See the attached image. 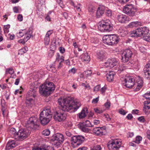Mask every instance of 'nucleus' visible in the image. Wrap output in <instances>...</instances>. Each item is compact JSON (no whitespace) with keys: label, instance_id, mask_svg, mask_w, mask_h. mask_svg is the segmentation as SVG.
<instances>
[{"label":"nucleus","instance_id":"1","mask_svg":"<svg viewBox=\"0 0 150 150\" xmlns=\"http://www.w3.org/2000/svg\"><path fill=\"white\" fill-rule=\"evenodd\" d=\"M39 122L37 117H30L28 120L26 125L27 128L20 129L15 135V139L17 140H22L25 139L30 133L29 129H36L39 127Z\"/></svg>","mask_w":150,"mask_h":150},{"label":"nucleus","instance_id":"2","mask_svg":"<svg viewBox=\"0 0 150 150\" xmlns=\"http://www.w3.org/2000/svg\"><path fill=\"white\" fill-rule=\"evenodd\" d=\"M58 103L59 107L64 111L74 112L80 106L79 103L75 102L72 98L69 97L64 99L59 98Z\"/></svg>","mask_w":150,"mask_h":150},{"label":"nucleus","instance_id":"3","mask_svg":"<svg viewBox=\"0 0 150 150\" xmlns=\"http://www.w3.org/2000/svg\"><path fill=\"white\" fill-rule=\"evenodd\" d=\"M55 88V85L53 82L46 81L39 86V92L43 96H48L54 90Z\"/></svg>","mask_w":150,"mask_h":150},{"label":"nucleus","instance_id":"4","mask_svg":"<svg viewBox=\"0 0 150 150\" xmlns=\"http://www.w3.org/2000/svg\"><path fill=\"white\" fill-rule=\"evenodd\" d=\"M52 116V112L50 108H44L39 117L41 124L43 126L47 124L51 120Z\"/></svg>","mask_w":150,"mask_h":150},{"label":"nucleus","instance_id":"5","mask_svg":"<svg viewBox=\"0 0 150 150\" xmlns=\"http://www.w3.org/2000/svg\"><path fill=\"white\" fill-rule=\"evenodd\" d=\"M113 25L109 19L102 20L98 23V29L102 32H109L113 29Z\"/></svg>","mask_w":150,"mask_h":150},{"label":"nucleus","instance_id":"6","mask_svg":"<svg viewBox=\"0 0 150 150\" xmlns=\"http://www.w3.org/2000/svg\"><path fill=\"white\" fill-rule=\"evenodd\" d=\"M119 40V36L116 35H106L103 38V42L109 45H113L117 44Z\"/></svg>","mask_w":150,"mask_h":150},{"label":"nucleus","instance_id":"7","mask_svg":"<svg viewBox=\"0 0 150 150\" xmlns=\"http://www.w3.org/2000/svg\"><path fill=\"white\" fill-rule=\"evenodd\" d=\"M149 29L146 27L138 28L135 30L131 31L130 35L132 37L143 36L145 38L149 35Z\"/></svg>","mask_w":150,"mask_h":150},{"label":"nucleus","instance_id":"8","mask_svg":"<svg viewBox=\"0 0 150 150\" xmlns=\"http://www.w3.org/2000/svg\"><path fill=\"white\" fill-rule=\"evenodd\" d=\"M84 137L79 135L72 136L71 139L72 146L74 147H76L82 144L84 141Z\"/></svg>","mask_w":150,"mask_h":150},{"label":"nucleus","instance_id":"9","mask_svg":"<svg viewBox=\"0 0 150 150\" xmlns=\"http://www.w3.org/2000/svg\"><path fill=\"white\" fill-rule=\"evenodd\" d=\"M123 11L125 14L133 17L135 15L137 12V8L134 5L131 4H127L124 7Z\"/></svg>","mask_w":150,"mask_h":150},{"label":"nucleus","instance_id":"10","mask_svg":"<svg viewBox=\"0 0 150 150\" xmlns=\"http://www.w3.org/2000/svg\"><path fill=\"white\" fill-rule=\"evenodd\" d=\"M133 55V53L131 49H125L121 54V61L124 63H127L132 59Z\"/></svg>","mask_w":150,"mask_h":150},{"label":"nucleus","instance_id":"11","mask_svg":"<svg viewBox=\"0 0 150 150\" xmlns=\"http://www.w3.org/2000/svg\"><path fill=\"white\" fill-rule=\"evenodd\" d=\"M122 144V142L117 139L109 141L107 146L110 150H119Z\"/></svg>","mask_w":150,"mask_h":150},{"label":"nucleus","instance_id":"12","mask_svg":"<svg viewBox=\"0 0 150 150\" xmlns=\"http://www.w3.org/2000/svg\"><path fill=\"white\" fill-rule=\"evenodd\" d=\"M64 140L63 135L59 133L53 135L51 138V141L54 142V144L57 146H59L63 142Z\"/></svg>","mask_w":150,"mask_h":150},{"label":"nucleus","instance_id":"13","mask_svg":"<svg viewBox=\"0 0 150 150\" xmlns=\"http://www.w3.org/2000/svg\"><path fill=\"white\" fill-rule=\"evenodd\" d=\"M122 84L128 88H132L135 85V78L132 76L126 77L124 79Z\"/></svg>","mask_w":150,"mask_h":150},{"label":"nucleus","instance_id":"14","mask_svg":"<svg viewBox=\"0 0 150 150\" xmlns=\"http://www.w3.org/2000/svg\"><path fill=\"white\" fill-rule=\"evenodd\" d=\"M117 59L116 58H112L108 59L105 63L104 66L106 67L111 69L114 68L115 69L117 67L118 64Z\"/></svg>","mask_w":150,"mask_h":150},{"label":"nucleus","instance_id":"15","mask_svg":"<svg viewBox=\"0 0 150 150\" xmlns=\"http://www.w3.org/2000/svg\"><path fill=\"white\" fill-rule=\"evenodd\" d=\"M35 95L33 91H30L27 94L26 97L25 103L28 106L31 105L34 103V100L32 97L35 98Z\"/></svg>","mask_w":150,"mask_h":150},{"label":"nucleus","instance_id":"16","mask_svg":"<svg viewBox=\"0 0 150 150\" xmlns=\"http://www.w3.org/2000/svg\"><path fill=\"white\" fill-rule=\"evenodd\" d=\"M142 75L145 79H150V62L145 65Z\"/></svg>","mask_w":150,"mask_h":150},{"label":"nucleus","instance_id":"17","mask_svg":"<svg viewBox=\"0 0 150 150\" xmlns=\"http://www.w3.org/2000/svg\"><path fill=\"white\" fill-rule=\"evenodd\" d=\"M53 117L55 120L60 122L66 119V115L63 112L59 113L56 112L54 113Z\"/></svg>","mask_w":150,"mask_h":150},{"label":"nucleus","instance_id":"18","mask_svg":"<svg viewBox=\"0 0 150 150\" xmlns=\"http://www.w3.org/2000/svg\"><path fill=\"white\" fill-rule=\"evenodd\" d=\"M32 33L33 31L31 28H29L27 31L26 29L21 30L19 33H17L16 36L20 38L22 37L24 35L27 36H28L29 35H30L31 37Z\"/></svg>","mask_w":150,"mask_h":150},{"label":"nucleus","instance_id":"19","mask_svg":"<svg viewBox=\"0 0 150 150\" xmlns=\"http://www.w3.org/2000/svg\"><path fill=\"white\" fill-rule=\"evenodd\" d=\"M127 63V64L134 69H139V62L137 59H130Z\"/></svg>","mask_w":150,"mask_h":150},{"label":"nucleus","instance_id":"20","mask_svg":"<svg viewBox=\"0 0 150 150\" xmlns=\"http://www.w3.org/2000/svg\"><path fill=\"white\" fill-rule=\"evenodd\" d=\"M96 56L97 59L100 61H102L106 58V53L103 51H97Z\"/></svg>","mask_w":150,"mask_h":150},{"label":"nucleus","instance_id":"21","mask_svg":"<svg viewBox=\"0 0 150 150\" xmlns=\"http://www.w3.org/2000/svg\"><path fill=\"white\" fill-rule=\"evenodd\" d=\"M105 128L103 127H96L93 130V133L97 136H102L103 134V130Z\"/></svg>","mask_w":150,"mask_h":150},{"label":"nucleus","instance_id":"22","mask_svg":"<svg viewBox=\"0 0 150 150\" xmlns=\"http://www.w3.org/2000/svg\"><path fill=\"white\" fill-rule=\"evenodd\" d=\"M143 81L142 78L139 77L137 81L136 84L135 83V85H136V88L134 89V91H139L143 86Z\"/></svg>","mask_w":150,"mask_h":150},{"label":"nucleus","instance_id":"23","mask_svg":"<svg viewBox=\"0 0 150 150\" xmlns=\"http://www.w3.org/2000/svg\"><path fill=\"white\" fill-rule=\"evenodd\" d=\"M16 145L14 140H9L7 143L5 149L6 150H9L15 147Z\"/></svg>","mask_w":150,"mask_h":150},{"label":"nucleus","instance_id":"24","mask_svg":"<svg viewBox=\"0 0 150 150\" xmlns=\"http://www.w3.org/2000/svg\"><path fill=\"white\" fill-rule=\"evenodd\" d=\"M105 7L104 6H100L99 7L96 13V16L97 18H98L100 17L104 13Z\"/></svg>","mask_w":150,"mask_h":150},{"label":"nucleus","instance_id":"25","mask_svg":"<svg viewBox=\"0 0 150 150\" xmlns=\"http://www.w3.org/2000/svg\"><path fill=\"white\" fill-rule=\"evenodd\" d=\"M144 105L143 111L146 114L150 111V102L149 101H144Z\"/></svg>","mask_w":150,"mask_h":150},{"label":"nucleus","instance_id":"26","mask_svg":"<svg viewBox=\"0 0 150 150\" xmlns=\"http://www.w3.org/2000/svg\"><path fill=\"white\" fill-rule=\"evenodd\" d=\"M142 25V23L139 21L132 22L130 23L127 26L128 28H133L134 27H137Z\"/></svg>","mask_w":150,"mask_h":150},{"label":"nucleus","instance_id":"27","mask_svg":"<svg viewBox=\"0 0 150 150\" xmlns=\"http://www.w3.org/2000/svg\"><path fill=\"white\" fill-rule=\"evenodd\" d=\"M52 147L50 146L44 144L40 147L33 149V150H51Z\"/></svg>","mask_w":150,"mask_h":150},{"label":"nucleus","instance_id":"28","mask_svg":"<svg viewBox=\"0 0 150 150\" xmlns=\"http://www.w3.org/2000/svg\"><path fill=\"white\" fill-rule=\"evenodd\" d=\"M81 59L83 62L88 63L90 61V57L88 53H85L81 55Z\"/></svg>","mask_w":150,"mask_h":150},{"label":"nucleus","instance_id":"29","mask_svg":"<svg viewBox=\"0 0 150 150\" xmlns=\"http://www.w3.org/2000/svg\"><path fill=\"white\" fill-rule=\"evenodd\" d=\"M88 113V110L87 108L83 109L81 112L79 114V118L81 119L85 117Z\"/></svg>","mask_w":150,"mask_h":150},{"label":"nucleus","instance_id":"30","mask_svg":"<svg viewBox=\"0 0 150 150\" xmlns=\"http://www.w3.org/2000/svg\"><path fill=\"white\" fill-rule=\"evenodd\" d=\"M115 75V73L114 72L112 71L109 72L106 75L107 80L109 82H111L112 81Z\"/></svg>","mask_w":150,"mask_h":150},{"label":"nucleus","instance_id":"31","mask_svg":"<svg viewBox=\"0 0 150 150\" xmlns=\"http://www.w3.org/2000/svg\"><path fill=\"white\" fill-rule=\"evenodd\" d=\"M118 20L121 23H124L125 22L127 19V16L125 15H120L117 16Z\"/></svg>","mask_w":150,"mask_h":150},{"label":"nucleus","instance_id":"32","mask_svg":"<svg viewBox=\"0 0 150 150\" xmlns=\"http://www.w3.org/2000/svg\"><path fill=\"white\" fill-rule=\"evenodd\" d=\"M31 38L30 35H28L24 38L23 39H20L18 40V42L24 45L26 42H27Z\"/></svg>","mask_w":150,"mask_h":150},{"label":"nucleus","instance_id":"33","mask_svg":"<svg viewBox=\"0 0 150 150\" xmlns=\"http://www.w3.org/2000/svg\"><path fill=\"white\" fill-rule=\"evenodd\" d=\"M118 32L120 35L122 37H124L128 33V32L127 30H123L122 28H121L119 30Z\"/></svg>","mask_w":150,"mask_h":150},{"label":"nucleus","instance_id":"34","mask_svg":"<svg viewBox=\"0 0 150 150\" xmlns=\"http://www.w3.org/2000/svg\"><path fill=\"white\" fill-rule=\"evenodd\" d=\"M17 132L15 128H11L10 129L9 131V134L11 135L12 137L14 138L15 139V136Z\"/></svg>","mask_w":150,"mask_h":150},{"label":"nucleus","instance_id":"35","mask_svg":"<svg viewBox=\"0 0 150 150\" xmlns=\"http://www.w3.org/2000/svg\"><path fill=\"white\" fill-rule=\"evenodd\" d=\"M82 125L84 126H86L87 127H93V126L91 124V122L87 120L83 122Z\"/></svg>","mask_w":150,"mask_h":150},{"label":"nucleus","instance_id":"36","mask_svg":"<svg viewBox=\"0 0 150 150\" xmlns=\"http://www.w3.org/2000/svg\"><path fill=\"white\" fill-rule=\"evenodd\" d=\"M127 68V66L124 64H122L119 66L118 71L120 73L121 71L125 70Z\"/></svg>","mask_w":150,"mask_h":150},{"label":"nucleus","instance_id":"37","mask_svg":"<svg viewBox=\"0 0 150 150\" xmlns=\"http://www.w3.org/2000/svg\"><path fill=\"white\" fill-rule=\"evenodd\" d=\"M14 73V69L12 68H10L6 69V70L5 74H8L12 75Z\"/></svg>","mask_w":150,"mask_h":150},{"label":"nucleus","instance_id":"38","mask_svg":"<svg viewBox=\"0 0 150 150\" xmlns=\"http://www.w3.org/2000/svg\"><path fill=\"white\" fill-rule=\"evenodd\" d=\"M142 137L141 136H138L136 137L135 141H133V142L138 144L140 143V141H142Z\"/></svg>","mask_w":150,"mask_h":150},{"label":"nucleus","instance_id":"39","mask_svg":"<svg viewBox=\"0 0 150 150\" xmlns=\"http://www.w3.org/2000/svg\"><path fill=\"white\" fill-rule=\"evenodd\" d=\"M10 25L9 24L4 25V32L8 33L9 32V28Z\"/></svg>","mask_w":150,"mask_h":150},{"label":"nucleus","instance_id":"40","mask_svg":"<svg viewBox=\"0 0 150 150\" xmlns=\"http://www.w3.org/2000/svg\"><path fill=\"white\" fill-rule=\"evenodd\" d=\"M95 8L92 6H89L88 8V11L91 13H93L95 10Z\"/></svg>","mask_w":150,"mask_h":150},{"label":"nucleus","instance_id":"41","mask_svg":"<svg viewBox=\"0 0 150 150\" xmlns=\"http://www.w3.org/2000/svg\"><path fill=\"white\" fill-rule=\"evenodd\" d=\"M50 133V131L48 129H46L44 130L42 132V134L44 136H48Z\"/></svg>","mask_w":150,"mask_h":150},{"label":"nucleus","instance_id":"42","mask_svg":"<svg viewBox=\"0 0 150 150\" xmlns=\"http://www.w3.org/2000/svg\"><path fill=\"white\" fill-rule=\"evenodd\" d=\"M44 44L45 45H49L50 41V37L45 36L44 39Z\"/></svg>","mask_w":150,"mask_h":150},{"label":"nucleus","instance_id":"43","mask_svg":"<svg viewBox=\"0 0 150 150\" xmlns=\"http://www.w3.org/2000/svg\"><path fill=\"white\" fill-rule=\"evenodd\" d=\"M93 110L97 114H101L103 112L102 110L99 109L98 108H94Z\"/></svg>","mask_w":150,"mask_h":150},{"label":"nucleus","instance_id":"44","mask_svg":"<svg viewBox=\"0 0 150 150\" xmlns=\"http://www.w3.org/2000/svg\"><path fill=\"white\" fill-rule=\"evenodd\" d=\"M137 120L140 122L144 123L145 121V120L144 116H141L137 118Z\"/></svg>","mask_w":150,"mask_h":150},{"label":"nucleus","instance_id":"45","mask_svg":"<svg viewBox=\"0 0 150 150\" xmlns=\"http://www.w3.org/2000/svg\"><path fill=\"white\" fill-rule=\"evenodd\" d=\"M143 97L146 99L150 100V91L149 93H147L143 95Z\"/></svg>","mask_w":150,"mask_h":150},{"label":"nucleus","instance_id":"46","mask_svg":"<svg viewBox=\"0 0 150 150\" xmlns=\"http://www.w3.org/2000/svg\"><path fill=\"white\" fill-rule=\"evenodd\" d=\"M106 15L110 17L112 15V11L110 9H108L106 10Z\"/></svg>","mask_w":150,"mask_h":150},{"label":"nucleus","instance_id":"47","mask_svg":"<svg viewBox=\"0 0 150 150\" xmlns=\"http://www.w3.org/2000/svg\"><path fill=\"white\" fill-rule=\"evenodd\" d=\"M119 112L121 115H126L127 112H125V111L123 109L121 108L119 110Z\"/></svg>","mask_w":150,"mask_h":150},{"label":"nucleus","instance_id":"48","mask_svg":"<svg viewBox=\"0 0 150 150\" xmlns=\"http://www.w3.org/2000/svg\"><path fill=\"white\" fill-rule=\"evenodd\" d=\"M100 85H98L95 86L94 88L93 91L94 92L98 91L100 90Z\"/></svg>","mask_w":150,"mask_h":150},{"label":"nucleus","instance_id":"49","mask_svg":"<svg viewBox=\"0 0 150 150\" xmlns=\"http://www.w3.org/2000/svg\"><path fill=\"white\" fill-rule=\"evenodd\" d=\"M86 126H84L83 125L81 126L82 130L85 132H87L88 131V129L86 127Z\"/></svg>","mask_w":150,"mask_h":150},{"label":"nucleus","instance_id":"50","mask_svg":"<svg viewBox=\"0 0 150 150\" xmlns=\"http://www.w3.org/2000/svg\"><path fill=\"white\" fill-rule=\"evenodd\" d=\"M99 100V96H98L96 98L93 99L92 101V103H97Z\"/></svg>","mask_w":150,"mask_h":150},{"label":"nucleus","instance_id":"51","mask_svg":"<svg viewBox=\"0 0 150 150\" xmlns=\"http://www.w3.org/2000/svg\"><path fill=\"white\" fill-rule=\"evenodd\" d=\"M104 105L106 108H109L110 106V103L109 101H107L105 103Z\"/></svg>","mask_w":150,"mask_h":150},{"label":"nucleus","instance_id":"52","mask_svg":"<svg viewBox=\"0 0 150 150\" xmlns=\"http://www.w3.org/2000/svg\"><path fill=\"white\" fill-rule=\"evenodd\" d=\"M92 74L91 70H88L85 71V74L87 76H90Z\"/></svg>","mask_w":150,"mask_h":150},{"label":"nucleus","instance_id":"53","mask_svg":"<svg viewBox=\"0 0 150 150\" xmlns=\"http://www.w3.org/2000/svg\"><path fill=\"white\" fill-rule=\"evenodd\" d=\"M59 50L60 52L62 54H63L65 52L64 48L62 47H60L59 48Z\"/></svg>","mask_w":150,"mask_h":150},{"label":"nucleus","instance_id":"54","mask_svg":"<svg viewBox=\"0 0 150 150\" xmlns=\"http://www.w3.org/2000/svg\"><path fill=\"white\" fill-rule=\"evenodd\" d=\"M53 33V30H49L48 31L45 35V36L49 37Z\"/></svg>","mask_w":150,"mask_h":150},{"label":"nucleus","instance_id":"55","mask_svg":"<svg viewBox=\"0 0 150 150\" xmlns=\"http://www.w3.org/2000/svg\"><path fill=\"white\" fill-rule=\"evenodd\" d=\"M25 53V51L23 50V48H22L18 50V54L22 55Z\"/></svg>","mask_w":150,"mask_h":150},{"label":"nucleus","instance_id":"56","mask_svg":"<svg viewBox=\"0 0 150 150\" xmlns=\"http://www.w3.org/2000/svg\"><path fill=\"white\" fill-rule=\"evenodd\" d=\"M17 18L19 21H22L23 20V16L21 14H19Z\"/></svg>","mask_w":150,"mask_h":150},{"label":"nucleus","instance_id":"57","mask_svg":"<svg viewBox=\"0 0 150 150\" xmlns=\"http://www.w3.org/2000/svg\"><path fill=\"white\" fill-rule=\"evenodd\" d=\"M60 54L59 53H57V56L56 58V62H59L60 60Z\"/></svg>","mask_w":150,"mask_h":150},{"label":"nucleus","instance_id":"58","mask_svg":"<svg viewBox=\"0 0 150 150\" xmlns=\"http://www.w3.org/2000/svg\"><path fill=\"white\" fill-rule=\"evenodd\" d=\"M133 118V116L131 114H129L126 116V118L128 120H131Z\"/></svg>","mask_w":150,"mask_h":150},{"label":"nucleus","instance_id":"59","mask_svg":"<svg viewBox=\"0 0 150 150\" xmlns=\"http://www.w3.org/2000/svg\"><path fill=\"white\" fill-rule=\"evenodd\" d=\"M144 39L147 42H150V34H149L147 36L145 37Z\"/></svg>","mask_w":150,"mask_h":150},{"label":"nucleus","instance_id":"60","mask_svg":"<svg viewBox=\"0 0 150 150\" xmlns=\"http://www.w3.org/2000/svg\"><path fill=\"white\" fill-rule=\"evenodd\" d=\"M94 147L96 150H101L102 149L101 147L99 145H98L96 146H94Z\"/></svg>","mask_w":150,"mask_h":150},{"label":"nucleus","instance_id":"61","mask_svg":"<svg viewBox=\"0 0 150 150\" xmlns=\"http://www.w3.org/2000/svg\"><path fill=\"white\" fill-rule=\"evenodd\" d=\"M65 134L68 137H70L72 136V137L73 136L72 134H71V133L69 132V131H67L65 132Z\"/></svg>","mask_w":150,"mask_h":150},{"label":"nucleus","instance_id":"62","mask_svg":"<svg viewBox=\"0 0 150 150\" xmlns=\"http://www.w3.org/2000/svg\"><path fill=\"white\" fill-rule=\"evenodd\" d=\"M13 10L14 12L16 13H18V7L16 6L14 7L13 8Z\"/></svg>","mask_w":150,"mask_h":150},{"label":"nucleus","instance_id":"63","mask_svg":"<svg viewBox=\"0 0 150 150\" xmlns=\"http://www.w3.org/2000/svg\"><path fill=\"white\" fill-rule=\"evenodd\" d=\"M7 84L5 83L1 84L0 85V87L2 89H4L6 88L7 86Z\"/></svg>","mask_w":150,"mask_h":150},{"label":"nucleus","instance_id":"64","mask_svg":"<svg viewBox=\"0 0 150 150\" xmlns=\"http://www.w3.org/2000/svg\"><path fill=\"white\" fill-rule=\"evenodd\" d=\"M146 137L150 140V130H148L146 132Z\"/></svg>","mask_w":150,"mask_h":150}]
</instances>
